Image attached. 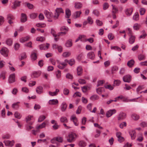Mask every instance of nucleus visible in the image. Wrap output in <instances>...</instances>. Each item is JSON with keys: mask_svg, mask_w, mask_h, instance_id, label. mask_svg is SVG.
I'll return each mask as SVG.
<instances>
[{"mask_svg": "<svg viewBox=\"0 0 147 147\" xmlns=\"http://www.w3.org/2000/svg\"><path fill=\"white\" fill-rule=\"evenodd\" d=\"M146 12V10L144 8H140V14L141 15H143Z\"/></svg>", "mask_w": 147, "mask_h": 147, "instance_id": "3c124183", "label": "nucleus"}, {"mask_svg": "<svg viewBox=\"0 0 147 147\" xmlns=\"http://www.w3.org/2000/svg\"><path fill=\"white\" fill-rule=\"evenodd\" d=\"M134 20L138 21L139 20V14L138 12H136L134 15L133 17Z\"/></svg>", "mask_w": 147, "mask_h": 147, "instance_id": "cd10ccee", "label": "nucleus"}, {"mask_svg": "<svg viewBox=\"0 0 147 147\" xmlns=\"http://www.w3.org/2000/svg\"><path fill=\"white\" fill-rule=\"evenodd\" d=\"M99 98V97L98 95L94 94L90 98V99L92 100H95L98 99Z\"/></svg>", "mask_w": 147, "mask_h": 147, "instance_id": "473e14b6", "label": "nucleus"}, {"mask_svg": "<svg viewBox=\"0 0 147 147\" xmlns=\"http://www.w3.org/2000/svg\"><path fill=\"white\" fill-rule=\"evenodd\" d=\"M55 12L59 15L61 13H64V11L61 8H57L55 10Z\"/></svg>", "mask_w": 147, "mask_h": 147, "instance_id": "c9c22d12", "label": "nucleus"}, {"mask_svg": "<svg viewBox=\"0 0 147 147\" xmlns=\"http://www.w3.org/2000/svg\"><path fill=\"white\" fill-rule=\"evenodd\" d=\"M86 145V143L83 141H81L79 143V145L80 146L85 147Z\"/></svg>", "mask_w": 147, "mask_h": 147, "instance_id": "de8ad7c7", "label": "nucleus"}, {"mask_svg": "<svg viewBox=\"0 0 147 147\" xmlns=\"http://www.w3.org/2000/svg\"><path fill=\"white\" fill-rule=\"evenodd\" d=\"M46 118L45 116L42 115L40 116L38 118V122H41L43 121Z\"/></svg>", "mask_w": 147, "mask_h": 147, "instance_id": "58836bf2", "label": "nucleus"}, {"mask_svg": "<svg viewBox=\"0 0 147 147\" xmlns=\"http://www.w3.org/2000/svg\"><path fill=\"white\" fill-rule=\"evenodd\" d=\"M81 94L79 92H75L73 95V96L74 97H75L76 96L79 97H81Z\"/></svg>", "mask_w": 147, "mask_h": 147, "instance_id": "e2e57ef3", "label": "nucleus"}, {"mask_svg": "<svg viewBox=\"0 0 147 147\" xmlns=\"http://www.w3.org/2000/svg\"><path fill=\"white\" fill-rule=\"evenodd\" d=\"M41 73L40 71H34L32 72L31 74V77L32 78H36L39 77Z\"/></svg>", "mask_w": 147, "mask_h": 147, "instance_id": "6e6552de", "label": "nucleus"}, {"mask_svg": "<svg viewBox=\"0 0 147 147\" xmlns=\"http://www.w3.org/2000/svg\"><path fill=\"white\" fill-rule=\"evenodd\" d=\"M66 18H69L71 15V11L69 9H66L65 10Z\"/></svg>", "mask_w": 147, "mask_h": 147, "instance_id": "aec40b11", "label": "nucleus"}, {"mask_svg": "<svg viewBox=\"0 0 147 147\" xmlns=\"http://www.w3.org/2000/svg\"><path fill=\"white\" fill-rule=\"evenodd\" d=\"M116 110L115 109L109 110L107 111L106 115L107 117H109L111 116L113 114L116 113Z\"/></svg>", "mask_w": 147, "mask_h": 147, "instance_id": "423d86ee", "label": "nucleus"}, {"mask_svg": "<svg viewBox=\"0 0 147 147\" xmlns=\"http://www.w3.org/2000/svg\"><path fill=\"white\" fill-rule=\"evenodd\" d=\"M27 20V17L26 14L22 13L21 14L20 21L21 22H25Z\"/></svg>", "mask_w": 147, "mask_h": 147, "instance_id": "9d476101", "label": "nucleus"}, {"mask_svg": "<svg viewBox=\"0 0 147 147\" xmlns=\"http://www.w3.org/2000/svg\"><path fill=\"white\" fill-rule=\"evenodd\" d=\"M43 88L42 86L37 87L36 89V92L37 93L40 94L42 92Z\"/></svg>", "mask_w": 147, "mask_h": 147, "instance_id": "4be33fe9", "label": "nucleus"}, {"mask_svg": "<svg viewBox=\"0 0 147 147\" xmlns=\"http://www.w3.org/2000/svg\"><path fill=\"white\" fill-rule=\"evenodd\" d=\"M129 134L131 136L132 139L134 140L135 139L136 134V132L134 130H132L129 132Z\"/></svg>", "mask_w": 147, "mask_h": 147, "instance_id": "a211bd4d", "label": "nucleus"}, {"mask_svg": "<svg viewBox=\"0 0 147 147\" xmlns=\"http://www.w3.org/2000/svg\"><path fill=\"white\" fill-rule=\"evenodd\" d=\"M75 63V61L74 59H71L69 60H68V63L70 65L72 66Z\"/></svg>", "mask_w": 147, "mask_h": 147, "instance_id": "49530a36", "label": "nucleus"}, {"mask_svg": "<svg viewBox=\"0 0 147 147\" xmlns=\"http://www.w3.org/2000/svg\"><path fill=\"white\" fill-rule=\"evenodd\" d=\"M26 57V54L25 53H22L21 55V57L19 58V60L21 61L22 60L25 59Z\"/></svg>", "mask_w": 147, "mask_h": 147, "instance_id": "a18cd8bd", "label": "nucleus"}, {"mask_svg": "<svg viewBox=\"0 0 147 147\" xmlns=\"http://www.w3.org/2000/svg\"><path fill=\"white\" fill-rule=\"evenodd\" d=\"M76 135L74 133L69 134L68 136L67 141L69 142H72L75 140Z\"/></svg>", "mask_w": 147, "mask_h": 147, "instance_id": "f257e3e1", "label": "nucleus"}, {"mask_svg": "<svg viewBox=\"0 0 147 147\" xmlns=\"http://www.w3.org/2000/svg\"><path fill=\"white\" fill-rule=\"evenodd\" d=\"M29 36H27L26 37H23L20 39V41L22 43H23L29 40Z\"/></svg>", "mask_w": 147, "mask_h": 147, "instance_id": "c85d7f7f", "label": "nucleus"}, {"mask_svg": "<svg viewBox=\"0 0 147 147\" xmlns=\"http://www.w3.org/2000/svg\"><path fill=\"white\" fill-rule=\"evenodd\" d=\"M126 117V114L125 113L121 112L117 116L118 120L120 121L125 119Z\"/></svg>", "mask_w": 147, "mask_h": 147, "instance_id": "39448f33", "label": "nucleus"}, {"mask_svg": "<svg viewBox=\"0 0 147 147\" xmlns=\"http://www.w3.org/2000/svg\"><path fill=\"white\" fill-rule=\"evenodd\" d=\"M138 59L141 61L145 59V56L144 55L141 54L138 56Z\"/></svg>", "mask_w": 147, "mask_h": 147, "instance_id": "864d4df0", "label": "nucleus"}, {"mask_svg": "<svg viewBox=\"0 0 147 147\" xmlns=\"http://www.w3.org/2000/svg\"><path fill=\"white\" fill-rule=\"evenodd\" d=\"M61 109L62 111H65L67 107L66 104L64 102L62 103L61 105Z\"/></svg>", "mask_w": 147, "mask_h": 147, "instance_id": "412c9836", "label": "nucleus"}, {"mask_svg": "<svg viewBox=\"0 0 147 147\" xmlns=\"http://www.w3.org/2000/svg\"><path fill=\"white\" fill-rule=\"evenodd\" d=\"M104 90V88L103 87L99 88L96 89V92L97 93L100 94L101 93L103 90Z\"/></svg>", "mask_w": 147, "mask_h": 147, "instance_id": "c03bdc74", "label": "nucleus"}, {"mask_svg": "<svg viewBox=\"0 0 147 147\" xmlns=\"http://www.w3.org/2000/svg\"><path fill=\"white\" fill-rule=\"evenodd\" d=\"M132 77L129 75L125 76L123 78V81L125 82H130L131 80Z\"/></svg>", "mask_w": 147, "mask_h": 147, "instance_id": "20e7f679", "label": "nucleus"}, {"mask_svg": "<svg viewBox=\"0 0 147 147\" xmlns=\"http://www.w3.org/2000/svg\"><path fill=\"white\" fill-rule=\"evenodd\" d=\"M105 88L108 89L110 90H112L113 89V86H111V85H106L105 86Z\"/></svg>", "mask_w": 147, "mask_h": 147, "instance_id": "5fc2aeb1", "label": "nucleus"}, {"mask_svg": "<svg viewBox=\"0 0 147 147\" xmlns=\"http://www.w3.org/2000/svg\"><path fill=\"white\" fill-rule=\"evenodd\" d=\"M131 117L133 120L136 121L139 119L140 116L134 113L131 115Z\"/></svg>", "mask_w": 147, "mask_h": 147, "instance_id": "6ab92c4d", "label": "nucleus"}, {"mask_svg": "<svg viewBox=\"0 0 147 147\" xmlns=\"http://www.w3.org/2000/svg\"><path fill=\"white\" fill-rule=\"evenodd\" d=\"M12 40L11 38H8L7 39L6 41V44L9 46H11L12 45Z\"/></svg>", "mask_w": 147, "mask_h": 147, "instance_id": "c756f323", "label": "nucleus"}, {"mask_svg": "<svg viewBox=\"0 0 147 147\" xmlns=\"http://www.w3.org/2000/svg\"><path fill=\"white\" fill-rule=\"evenodd\" d=\"M46 124V123L45 122H43L39 125L36 126V129H38L44 128L45 127Z\"/></svg>", "mask_w": 147, "mask_h": 147, "instance_id": "393cba45", "label": "nucleus"}, {"mask_svg": "<svg viewBox=\"0 0 147 147\" xmlns=\"http://www.w3.org/2000/svg\"><path fill=\"white\" fill-rule=\"evenodd\" d=\"M134 61L133 60L131 59L127 63V65L130 67H132L134 64Z\"/></svg>", "mask_w": 147, "mask_h": 147, "instance_id": "5701e85b", "label": "nucleus"}, {"mask_svg": "<svg viewBox=\"0 0 147 147\" xmlns=\"http://www.w3.org/2000/svg\"><path fill=\"white\" fill-rule=\"evenodd\" d=\"M71 55L70 52H65L63 53V57H66L69 56Z\"/></svg>", "mask_w": 147, "mask_h": 147, "instance_id": "8fccbe9b", "label": "nucleus"}, {"mask_svg": "<svg viewBox=\"0 0 147 147\" xmlns=\"http://www.w3.org/2000/svg\"><path fill=\"white\" fill-rule=\"evenodd\" d=\"M68 62V60L67 59H65L63 62H61L60 63L64 67H65L67 65Z\"/></svg>", "mask_w": 147, "mask_h": 147, "instance_id": "e433bc0d", "label": "nucleus"}, {"mask_svg": "<svg viewBox=\"0 0 147 147\" xmlns=\"http://www.w3.org/2000/svg\"><path fill=\"white\" fill-rule=\"evenodd\" d=\"M60 121L62 123H67L68 120L67 118L65 117H62L60 119Z\"/></svg>", "mask_w": 147, "mask_h": 147, "instance_id": "72a5a7b5", "label": "nucleus"}, {"mask_svg": "<svg viewBox=\"0 0 147 147\" xmlns=\"http://www.w3.org/2000/svg\"><path fill=\"white\" fill-rule=\"evenodd\" d=\"M59 14L57 13L56 12L55 13L54 15L53 16V18L54 20H57L58 18Z\"/></svg>", "mask_w": 147, "mask_h": 147, "instance_id": "680f3d73", "label": "nucleus"}, {"mask_svg": "<svg viewBox=\"0 0 147 147\" xmlns=\"http://www.w3.org/2000/svg\"><path fill=\"white\" fill-rule=\"evenodd\" d=\"M82 4L81 3L76 2L75 3L74 7L76 9H79L82 7Z\"/></svg>", "mask_w": 147, "mask_h": 147, "instance_id": "dca6fc26", "label": "nucleus"}, {"mask_svg": "<svg viewBox=\"0 0 147 147\" xmlns=\"http://www.w3.org/2000/svg\"><path fill=\"white\" fill-rule=\"evenodd\" d=\"M20 47V45L18 43H16L14 44V48L15 50H18Z\"/></svg>", "mask_w": 147, "mask_h": 147, "instance_id": "774afa93", "label": "nucleus"}, {"mask_svg": "<svg viewBox=\"0 0 147 147\" xmlns=\"http://www.w3.org/2000/svg\"><path fill=\"white\" fill-rule=\"evenodd\" d=\"M58 103V101L57 99L50 100L49 101V103L51 105H55Z\"/></svg>", "mask_w": 147, "mask_h": 147, "instance_id": "f3484780", "label": "nucleus"}, {"mask_svg": "<svg viewBox=\"0 0 147 147\" xmlns=\"http://www.w3.org/2000/svg\"><path fill=\"white\" fill-rule=\"evenodd\" d=\"M82 68L81 66H79L77 68V74L78 76H80L82 73Z\"/></svg>", "mask_w": 147, "mask_h": 147, "instance_id": "7c9ffc66", "label": "nucleus"}, {"mask_svg": "<svg viewBox=\"0 0 147 147\" xmlns=\"http://www.w3.org/2000/svg\"><path fill=\"white\" fill-rule=\"evenodd\" d=\"M15 117L17 119H20L22 117V115L20 114L18 112L16 111L15 112L14 114Z\"/></svg>", "mask_w": 147, "mask_h": 147, "instance_id": "ea45409f", "label": "nucleus"}, {"mask_svg": "<svg viewBox=\"0 0 147 147\" xmlns=\"http://www.w3.org/2000/svg\"><path fill=\"white\" fill-rule=\"evenodd\" d=\"M112 6L113 7V10L112 11V13L113 14H115L118 11V9L117 8L115 7L113 5H112Z\"/></svg>", "mask_w": 147, "mask_h": 147, "instance_id": "69168bd1", "label": "nucleus"}, {"mask_svg": "<svg viewBox=\"0 0 147 147\" xmlns=\"http://www.w3.org/2000/svg\"><path fill=\"white\" fill-rule=\"evenodd\" d=\"M5 71L2 72L0 74V78L4 80L5 78Z\"/></svg>", "mask_w": 147, "mask_h": 147, "instance_id": "09e8293b", "label": "nucleus"}, {"mask_svg": "<svg viewBox=\"0 0 147 147\" xmlns=\"http://www.w3.org/2000/svg\"><path fill=\"white\" fill-rule=\"evenodd\" d=\"M105 83V81L103 80H99L98 82V84L97 85V87L101 86Z\"/></svg>", "mask_w": 147, "mask_h": 147, "instance_id": "bf43d9fd", "label": "nucleus"}, {"mask_svg": "<svg viewBox=\"0 0 147 147\" xmlns=\"http://www.w3.org/2000/svg\"><path fill=\"white\" fill-rule=\"evenodd\" d=\"M4 143L7 146H12L14 145L15 143V142L13 140L11 141L7 140L5 141H4Z\"/></svg>", "mask_w": 147, "mask_h": 147, "instance_id": "ddd939ff", "label": "nucleus"}, {"mask_svg": "<svg viewBox=\"0 0 147 147\" xmlns=\"http://www.w3.org/2000/svg\"><path fill=\"white\" fill-rule=\"evenodd\" d=\"M121 83V81L119 80H115L114 81V86H118Z\"/></svg>", "mask_w": 147, "mask_h": 147, "instance_id": "37998d69", "label": "nucleus"}, {"mask_svg": "<svg viewBox=\"0 0 147 147\" xmlns=\"http://www.w3.org/2000/svg\"><path fill=\"white\" fill-rule=\"evenodd\" d=\"M109 7V5L108 3H105L103 5V9L105 10L108 8Z\"/></svg>", "mask_w": 147, "mask_h": 147, "instance_id": "603ef678", "label": "nucleus"}, {"mask_svg": "<svg viewBox=\"0 0 147 147\" xmlns=\"http://www.w3.org/2000/svg\"><path fill=\"white\" fill-rule=\"evenodd\" d=\"M59 127V126L57 124V123L56 122L55 124L53 126V127L54 130H56L58 129Z\"/></svg>", "mask_w": 147, "mask_h": 147, "instance_id": "4d7b16f0", "label": "nucleus"}, {"mask_svg": "<svg viewBox=\"0 0 147 147\" xmlns=\"http://www.w3.org/2000/svg\"><path fill=\"white\" fill-rule=\"evenodd\" d=\"M44 13L48 19H51L53 18V14L51 12L45 10L44 11Z\"/></svg>", "mask_w": 147, "mask_h": 147, "instance_id": "0eeeda50", "label": "nucleus"}, {"mask_svg": "<svg viewBox=\"0 0 147 147\" xmlns=\"http://www.w3.org/2000/svg\"><path fill=\"white\" fill-rule=\"evenodd\" d=\"M38 14L37 13H31L30 15V17L32 19L35 18L37 16Z\"/></svg>", "mask_w": 147, "mask_h": 147, "instance_id": "79ce46f5", "label": "nucleus"}, {"mask_svg": "<svg viewBox=\"0 0 147 147\" xmlns=\"http://www.w3.org/2000/svg\"><path fill=\"white\" fill-rule=\"evenodd\" d=\"M21 1L17 0H15L13 3V5L11 6V8L13 9H15L18 7H19L20 5Z\"/></svg>", "mask_w": 147, "mask_h": 147, "instance_id": "7ed1b4c3", "label": "nucleus"}, {"mask_svg": "<svg viewBox=\"0 0 147 147\" xmlns=\"http://www.w3.org/2000/svg\"><path fill=\"white\" fill-rule=\"evenodd\" d=\"M31 57L32 60H36L37 59L36 53L34 52L32 53L31 54Z\"/></svg>", "mask_w": 147, "mask_h": 147, "instance_id": "4c0bfd02", "label": "nucleus"}, {"mask_svg": "<svg viewBox=\"0 0 147 147\" xmlns=\"http://www.w3.org/2000/svg\"><path fill=\"white\" fill-rule=\"evenodd\" d=\"M72 40H67L65 43L66 46L67 47H70L72 45Z\"/></svg>", "mask_w": 147, "mask_h": 147, "instance_id": "2f4dec72", "label": "nucleus"}, {"mask_svg": "<svg viewBox=\"0 0 147 147\" xmlns=\"http://www.w3.org/2000/svg\"><path fill=\"white\" fill-rule=\"evenodd\" d=\"M81 13L82 12L81 11H76L73 14L72 16L74 18H77L80 17V15Z\"/></svg>", "mask_w": 147, "mask_h": 147, "instance_id": "2eb2a0df", "label": "nucleus"}, {"mask_svg": "<svg viewBox=\"0 0 147 147\" xmlns=\"http://www.w3.org/2000/svg\"><path fill=\"white\" fill-rule=\"evenodd\" d=\"M33 116L31 115H28L26 117V120L27 122H28L32 119L33 118Z\"/></svg>", "mask_w": 147, "mask_h": 147, "instance_id": "6e6d98bb", "label": "nucleus"}, {"mask_svg": "<svg viewBox=\"0 0 147 147\" xmlns=\"http://www.w3.org/2000/svg\"><path fill=\"white\" fill-rule=\"evenodd\" d=\"M118 69V67L117 66H114L112 68L111 71L112 74H114L115 71H117Z\"/></svg>", "mask_w": 147, "mask_h": 147, "instance_id": "a19ab883", "label": "nucleus"}, {"mask_svg": "<svg viewBox=\"0 0 147 147\" xmlns=\"http://www.w3.org/2000/svg\"><path fill=\"white\" fill-rule=\"evenodd\" d=\"M87 20L88 22V23L90 24H92L93 23V20L92 18L90 16L88 17L87 18Z\"/></svg>", "mask_w": 147, "mask_h": 147, "instance_id": "052dcab7", "label": "nucleus"}, {"mask_svg": "<svg viewBox=\"0 0 147 147\" xmlns=\"http://www.w3.org/2000/svg\"><path fill=\"white\" fill-rule=\"evenodd\" d=\"M59 90L58 89H57L55 92H53L51 91L49 92V94L50 95L52 96H53L57 95V92H59Z\"/></svg>", "mask_w": 147, "mask_h": 147, "instance_id": "a878e982", "label": "nucleus"}, {"mask_svg": "<svg viewBox=\"0 0 147 147\" xmlns=\"http://www.w3.org/2000/svg\"><path fill=\"white\" fill-rule=\"evenodd\" d=\"M133 11V8H130L126 9L125 10V14L127 16H131Z\"/></svg>", "mask_w": 147, "mask_h": 147, "instance_id": "f8f14e48", "label": "nucleus"}, {"mask_svg": "<svg viewBox=\"0 0 147 147\" xmlns=\"http://www.w3.org/2000/svg\"><path fill=\"white\" fill-rule=\"evenodd\" d=\"M127 125L126 122H123L121 123L119 125V127L121 128H123L124 127H125Z\"/></svg>", "mask_w": 147, "mask_h": 147, "instance_id": "0e129e2a", "label": "nucleus"}, {"mask_svg": "<svg viewBox=\"0 0 147 147\" xmlns=\"http://www.w3.org/2000/svg\"><path fill=\"white\" fill-rule=\"evenodd\" d=\"M68 28L67 27L63 26L61 27L60 28V30L62 31H67L68 30Z\"/></svg>", "mask_w": 147, "mask_h": 147, "instance_id": "13d9d810", "label": "nucleus"}, {"mask_svg": "<svg viewBox=\"0 0 147 147\" xmlns=\"http://www.w3.org/2000/svg\"><path fill=\"white\" fill-rule=\"evenodd\" d=\"M87 57L88 58L93 59L95 58V54L93 52L90 51L87 54Z\"/></svg>", "mask_w": 147, "mask_h": 147, "instance_id": "4468645a", "label": "nucleus"}, {"mask_svg": "<svg viewBox=\"0 0 147 147\" xmlns=\"http://www.w3.org/2000/svg\"><path fill=\"white\" fill-rule=\"evenodd\" d=\"M108 37L110 40H111L114 38V36L111 33H110L108 35Z\"/></svg>", "mask_w": 147, "mask_h": 147, "instance_id": "338daca9", "label": "nucleus"}, {"mask_svg": "<svg viewBox=\"0 0 147 147\" xmlns=\"http://www.w3.org/2000/svg\"><path fill=\"white\" fill-rule=\"evenodd\" d=\"M7 19L8 20V23L11 24L13 23V22L11 21V20H14L15 19V17L12 15L9 14L7 15Z\"/></svg>", "mask_w": 147, "mask_h": 147, "instance_id": "9b49d317", "label": "nucleus"}, {"mask_svg": "<svg viewBox=\"0 0 147 147\" xmlns=\"http://www.w3.org/2000/svg\"><path fill=\"white\" fill-rule=\"evenodd\" d=\"M19 103V102H16L13 103L11 106L12 107L15 109H17L19 107L18 104Z\"/></svg>", "mask_w": 147, "mask_h": 147, "instance_id": "b1692460", "label": "nucleus"}, {"mask_svg": "<svg viewBox=\"0 0 147 147\" xmlns=\"http://www.w3.org/2000/svg\"><path fill=\"white\" fill-rule=\"evenodd\" d=\"M135 36L131 35L129 38V42L130 44H132L135 42Z\"/></svg>", "mask_w": 147, "mask_h": 147, "instance_id": "bb28decb", "label": "nucleus"}, {"mask_svg": "<svg viewBox=\"0 0 147 147\" xmlns=\"http://www.w3.org/2000/svg\"><path fill=\"white\" fill-rule=\"evenodd\" d=\"M140 27V25L138 23H136L134 24L133 28L134 29L136 30H138Z\"/></svg>", "mask_w": 147, "mask_h": 147, "instance_id": "f704fd0d", "label": "nucleus"}, {"mask_svg": "<svg viewBox=\"0 0 147 147\" xmlns=\"http://www.w3.org/2000/svg\"><path fill=\"white\" fill-rule=\"evenodd\" d=\"M1 53L5 57H7L8 56L9 52V50L5 47H3L0 51Z\"/></svg>", "mask_w": 147, "mask_h": 147, "instance_id": "f03ea898", "label": "nucleus"}, {"mask_svg": "<svg viewBox=\"0 0 147 147\" xmlns=\"http://www.w3.org/2000/svg\"><path fill=\"white\" fill-rule=\"evenodd\" d=\"M9 82L11 83L14 82L15 81V74L10 75L9 78Z\"/></svg>", "mask_w": 147, "mask_h": 147, "instance_id": "1a4fd4ad", "label": "nucleus"}]
</instances>
